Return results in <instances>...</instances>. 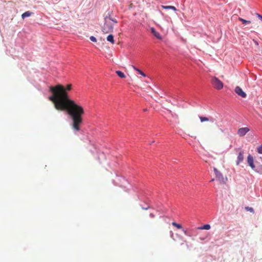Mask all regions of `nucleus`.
<instances>
[{
	"instance_id": "f257e3e1",
	"label": "nucleus",
	"mask_w": 262,
	"mask_h": 262,
	"mask_svg": "<svg viewBox=\"0 0 262 262\" xmlns=\"http://www.w3.org/2000/svg\"><path fill=\"white\" fill-rule=\"evenodd\" d=\"M72 88L71 84H68L66 87L61 84L51 86L50 91L52 95L49 97V99L54 103L57 110L67 111L72 120V128L75 131H79L82 123V116L84 112L81 106L70 99L68 92L71 91Z\"/></svg>"
},
{
	"instance_id": "f03ea898",
	"label": "nucleus",
	"mask_w": 262,
	"mask_h": 262,
	"mask_svg": "<svg viewBox=\"0 0 262 262\" xmlns=\"http://www.w3.org/2000/svg\"><path fill=\"white\" fill-rule=\"evenodd\" d=\"M105 22L104 25V30L105 31V33H110L113 32L114 25L115 23L114 20L111 17V16H105Z\"/></svg>"
},
{
	"instance_id": "7ed1b4c3",
	"label": "nucleus",
	"mask_w": 262,
	"mask_h": 262,
	"mask_svg": "<svg viewBox=\"0 0 262 262\" xmlns=\"http://www.w3.org/2000/svg\"><path fill=\"white\" fill-rule=\"evenodd\" d=\"M211 82L213 88L216 90H221L223 88V83L217 77H212Z\"/></svg>"
},
{
	"instance_id": "20e7f679",
	"label": "nucleus",
	"mask_w": 262,
	"mask_h": 262,
	"mask_svg": "<svg viewBox=\"0 0 262 262\" xmlns=\"http://www.w3.org/2000/svg\"><path fill=\"white\" fill-rule=\"evenodd\" d=\"M127 183V181L124 177L118 176L116 178V185H117L125 189L126 188Z\"/></svg>"
},
{
	"instance_id": "39448f33",
	"label": "nucleus",
	"mask_w": 262,
	"mask_h": 262,
	"mask_svg": "<svg viewBox=\"0 0 262 262\" xmlns=\"http://www.w3.org/2000/svg\"><path fill=\"white\" fill-rule=\"evenodd\" d=\"M238 154L236 161V165H238L241 163L243 162L244 159V151L238 149Z\"/></svg>"
},
{
	"instance_id": "423d86ee",
	"label": "nucleus",
	"mask_w": 262,
	"mask_h": 262,
	"mask_svg": "<svg viewBox=\"0 0 262 262\" xmlns=\"http://www.w3.org/2000/svg\"><path fill=\"white\" fill-rule=\"evenodd\" d=\"M234 91L238 96L242 97V98H246L247 96L246 93H245L238 86H237L235 88Z\"/></svg>"
},
{
	"instance_id": "0eeeda50",
	"label": "nucleus",
	"mask_w": 262,
	"mask_h": 262,
	"mask_svg": "<svg viewBox=\"0 0 262 262\" xmlns=\"http://www.w3.org/2000/svg\"><path fill=\"white\" fill-rule=\"evenodd\" d=\"M250 130L249 128L248 127H242L238 129L237 131V134L240 137L244 136L246 133H247Z\"/></svg>"
},
{
	"instance_id": "6e6552de",
	"label": "nucleus",
	"mask_w": 262,
	"mask_h": 262,
	"mask_svg": "<svg viewBox=\"0 0 262 262\" xmlns=\"http://www.w3.org/2000/svg\"><path fill=\"white\" fill-rule=\"evenodd\" d=\"M247 163L252 169H253L255 168V166L254 164V159L251 155H249L247 157Z\"/></svg>"
},
{
	"instance_id": "1a4fd4ad",
	"label": "nucleus",
	"mask_w": 262,
	"mask_h": 262,
	"mask_svg": "<svg viewBox=\"0 0 262 262\" xmlns=\"http://www.w3.org/2000/svg\"><path fill=\"white\" fill-rule=\"evenodd\" d=\"M214 171L217 179L220 182L222 181L223 183H225L222 174L216 168H214Z\"/></svg>"
},
{
	"instance_id": "9d476101",
	"label": "nucleus",
	"mask_w": 262,
	"mask_h": 262,
	"mask_svg": "<svg viewBox=\"0 0 262 262\" xmlns=\"http://www.w3.org/2000/svg\"><path fill=\"white\" fill-rule=\"evenodd\" d=\"M238 19L242 22L244 26H247L251 24V21L245 20L241 17H238Z\"/></svg>"
},
{
	"instance_id": "9b49d317",
	"label": "nucleus",
	"mask_w": 262,
	"mask_h": 262,
	"mask_svg": "<svg viewBox=\"0 0 262 262\" xmlns=\"http://www.w3.org/2000/svg\"><path fill=\"white\" fill-rule=\"evenodd\" d=\"M155 37L159 40H164L165 39V35L162 34H154Z\"/></svg>"
},
{
	"instance_id": "f8f14e48",
	"label": "nucleus",
	"mask_w": 262,
	"mask_h": 262,
	"mask_svg": "<svg viewBox=\"0 0 262 262\" xmlns=\"http://www.w3.org/2000/svg\"><path fill=\"white\" fill-rule=\"evenodd\" d=\"M211 228L210 225L209 224L204 225L203 226L199 227L198 228L199 230H209Z\"/></svg>"
},
{
	"instance_id": "ddd939ff",
	"label": "nucleus",
	"mask_w": 262,
	"mask_h": 262,
	"mask_svg": "<svg viewBox=\"0 0 262 262\" xmlns=\"http://www.w3.org/2000/svg\"><path fill=\"white\" fill-rule=\"evenodd\" d=\"M162 7L165 9H171L174 11H177V8L172 6H162Z\"/></svg>"
},
{
	"instance_id": "4468645a",
	"label": "nucleus",
	"mask_w": 262,
	"mask_h": 262,
	"mask_svg": "<svg viewBox=\"0 0 262 262\" xmlns=\"http://www.w3.org/2000/svg\"><path fill=\"white\" fill-rule=\"evenodd\" d=\"M116 74L121 78H125L126 77L125 74L120 71H116Z\"/></svg>"
},
{
	"instance_id": "2eb2a0df",
	"label": "nucleus",
	"mask_w": 262,
	"mask_h": 262,
	"mask_svg": "<svg viewBox=\"0 0 262 262\" xmlns=\"http://www.w3.org/2000/svg\"><path fill=\"white\" fill-rule=\"evenodd\" d=\"M32 13L30 11H26L21 15V17L23 19L27 17H29L31 15Z\"/></svg>"
},
{
	"instance_id": "dca6fc26",
	"label": "nucleus",
	"mask_w": 262,
	"mask_h": 262,
	"mask_svg": "<svg viewBox=\"0 0 262 262\" xmlns=\"http://www.w3.org/2000/svg\"><path fill=\"white\" fill-rule=\"evenodd\" d=\"M133 69L137 71L138 72V73L140 75H141L142 76H143V77H145L146 76V75L145 73H144L141 70H140V69L136 68L135 67L133 66Z\"/></svg>"
},
{
	"instance_id": "f3484780",
	"label": "nucleus",
	"mask_w": 262,
	"mask_h": 262,
	"mask_svg": "<svg viewBox=\"0 0 262 262\" xmlns=\"http://www.w3.org/2000/svg\"><path fill=\"white\" fill-rule=\"evenodd\" d=\"M172 225L173 226L176 227L177 228H178V229H182V225H180V224H178V223H176V222H172Z\"/></svg>"
},
{
	"instance_id": "a211bd4d",
	"label": "nucleus",
	"mask_w": 262,
	"mask_h": 262,
	"mask_svg": "<svg viewBox=\"0 0 262 262\" xmlns=\"http://www.w3.org/2000/svg\"><path fill=\"white\" fill-rule=\"evenodd\" d=\"M199 118L202 122L205 121H208L209 119L207 117L200 116Z\"/></svg>"
},
{
	"instance_id": "6ab92c4d",
	"label": "nucleus",
	"mask_w": 262,
	"mask_h": 262,
	"mask_svg": "<svg viewBox=\"0 0 262 262\" xmlns=\"http://www.w3.org/2000/svg\"><path fill=\"white\" fill-rule=\"evenodd\" d=\"M107 39L108 41L114 43V36L112 34H110L107 36Z\"/></svg>"
},
{
	"instance_id": "aec40b11",
	"label": "nucleus",
	"mask_w": 262,
	"mask_h": 262,
	"mask_svg": "<svg viewBox=\"0 0 262 262\" xmlns=\"http://www.w3.org/2000/svg\"><path fill=\"white\" fill-rule=\"evenodd\" d=\"M257 151L260 154H262V144L257 148Z\"/></svg>"
},
{
	"instance_id": "412c9836",
	"label": "nucleus",
	"mask_w": 262,
	"mask_h": 262,
	"mask_svg": "<svg viewBox=\"0 0 262 262\" xmlns=\"http://www.w3.org/2000/svg\"><path fill=\"white\" fill-rule=\"evenodd\" d=\"M245 209L247 211H249L251 212L254 213V210L252 208L249 207H246Z\"/></svg>"
},
{
	"instance_id": "4be33fe9",
	"label": "nucleus",
	"mask_w": 262,
	"mask_h": 262,
	"mask_svg": "<svg viewBox=\"0 0 262 262\" xmlns=\"http://www.w3.org/2000/svg\"><path fill=\"white\" fill-rule=\"evenodd\" d=\"M90 39L93 42H96L97 41V39H96V37H95L93 36H91Z\"/></svg>"
},
{
	"instance_id": "5701e85b",
	"label": "nucleus",
	"mask_w": 262,
	"mask_h": 262,
	"mask_svg": "<svg viewBox=\"0 0 262 262\" xmlns=\"http://www.w3.org/2000/svg\"><path fill=\"white\" fill-rule=\"evenodd\" d=\"M257 17L262 21V15L258 14V13H256Z\"/></svg>"
},
{
	"instance_id": "b1692460",
	"label": "nucleus",
	"mask_w": 262,
	"mask_h": 262,
	"mask_svg": "<svg viewBox=\"0 0 262 262\" xmlns=\"http://www.w3.org/2000/svg\"><path fill=\"white\" fill-rule=\"evenodd\" d=\"M151 33H157L155 30V29L153 27H151L150 28Z\"/></svg>"
},
{
	"instance_id": "393cba45",
	"label": "nucleus",
	"mask_w": 262,
	"mask_h": 262,
	"mask_svg": "<svg viewBox=\"0 0 262 262\" xmlns=\"http://www.w3.org/2000/svg\"><path fill=\"white\" fill-rule=\"evenodd\" d=\"M182 230L185 235L189 236V235L188 233V232L186 230H185L184 229H183Z\"/></svg>"
},
{
	"instance_id": "a878e982",
	"label": "nucleus",
	"mask_w": 262,
	"mask_h": 262,
	"mask_svg": "<svg viewBox=\"0 0 262 262\" xmlns=\"http://www.w3.org/2000/svg\"><path fill=\"white\" fill-rule=\"evenodd\" d=\"M106 56L107 58H111V57H112L113 55H112V54H111L110 53H107V54L106 55Z\"/></svg>"
},
{
	"instance_id": "bb28decb",
	"label": "nucleus",
	"mask_w": 262,
	"mask_h": 262,
	"mask_svg": "<svg viewBox=\"0 0 262 262\" xmlns=\"http://www.w3.org/2000/svg\"><path fill=\"white\" fill-rule=\"evenodd\" d=\"M149 216L151 218H154L155 217V215L153 213H150Z\"/></svg>"
},
{
	"instance_id": "cd10ccee",
	"label": "nucleus",
	"mask_w": 262,
	"mask_h": 262,
	"mask_svg": "<svg viewBox=\"0 0 262 262\" xmlns=\"http://www.w3.org/2000/svg\"><path fill=\"white\" fill-rule=\"evenodd\" d=\"M173 233H172V232H171V238H173Z\"/></svg>"
},
{
	"instance_id": "c85d7f7f",
	"label": "nucleus",
	"mask_w": 262,
	"mask_h": 262,
	"mask_svg": "<svg viewBox=\"0 0 262 262\" xmlns=\"http://www.w3.org/2000/svg\"><path fill=\"white\" fill-rule=\"evenodd\" d=\"M143 209L146 210V209H147V208H143Z\"/></svg>"
},
{
	"instance_id": "c756f323",
	"label": "nucleus",
	"mask_w": 262,
	"mask_h": 262,
	"mask_svg": "<svg viewBox=\"0 0 262 262\" xmlns=\"http://www.w3.org/2000/svg\"><path fill=\"white\" fill-rule=\"evenodd\" d=\"M106 16H110V15H109V13H107V15H106Z\"/></svg>"
},
{
	"instance_id": "7c9ffc66",
	"label": "nucleus",
	"mask_w": 262,
	"mask_h": 262,
	"mask_svg": "<svg viewBox=\"0 0 262 262\" xmlns=\"http://www.w3.org/2000/svg\"><path fill=\"white\" fill-rule=\"evenodd\" d=\"M213 181H214V179H212V180H211V182Z\"/></svg>"
},
{
	"instance_id": "2f4dec72",
	"label": "nucleus",
	"mask_w": 262,
	"mask_h": 262,
	"mask_svg": "<svg viewBox=\"0 0 262 262\" xmlns=\"http://www.w3.org/2000/svg\"><path fill=\"white\" fill-rule=\"evenodd\" d=\"M252 33H256L255 31L251 32Z\"/></svg>"
}]
</instances>
